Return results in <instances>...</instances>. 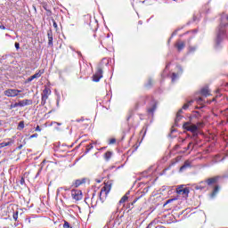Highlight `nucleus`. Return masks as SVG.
<instances>
[{"label":"nucleus","instance_id":"obj_43","mask_svg":"<svg viewBox=\"0 0 228 228\" xmlns=\"http://www.w3.org/2000/svg\"><path fill=\"white\" fill-rule=\"evenodd\" d=\"M197 102H203V98L200 97L196 99Z\"/></svg>","mask_w":228,"mask_h":228},{"label":"nucleus","instance_id":"obj_7","mask_svg":"<svg viewBox=\"0 0 228 228\" xmlns=\"http://www.w3.org/2000/svg\"><path fill=\"white\" fill-rule=\"evenodd\" d=\"M20 93H22V90H19V89H5L4 92V94L6 97L9 98H14L17 97Z\"/></svg>","mask_w":228,"mask_h":228},{"label":"nucleus","instance_id":"obj_48","mask_svg":"<svg viewBox=\"0 0 228 228\" xmlns=\"http://www.w3.org/2000/svg\"><path fill=\"white\" fill-rule=\"evenodd\" d=\"M137 200H134L131 205L134 206L136 203Z\"/></svg>","mask_w":228,"mask_h":228},{"label":"nucleus","instance_id":"obj_19","mask_svg":"<svg viewBox=\"0 0 228 228\" xmlns=\"http://www.w3.org/2000/svg\"><path fill=\"white\" fill-rule=\"evenodd\" d=\"M47 38H48V46L53 47V38L52 31L47 32Z\"/></svg>","mask_w":228,"mask_h":228},{"label":"nucleus","instance_id":"obj_29","mask_svg":"<svg viewBox=\"0 0 228 228\" xmlns=\"http://www.w3.org/2000/svg\"><path fill=\"white\" fill-rule=\"evenodd\" d=\"M206 185L207 184L200 183V184L198 186H196V190H203V189H205Z\"/></svg>","mask_w":228,"mask_h":228},{"label":"nucleus","instance_id":"obj_10","mask_svg":"<svg viewBox=\"0 0 228 228\" xmlns=\"http://www.w3.org/2000/svg\"><path fill=\"white\" fill-rule=\"evenodd\" d=\"M185 42L183 40L178 39L176 43H175L174 47L177 49V51L180 53L185 48Z\"/></svg>","mask_w":228,"mask_h":228},{"label":"nucleus","instance_id":"obj_57","mask_svg":"<svg viewBox=\"0 0 228 228\" xmlns=\"http://www.w3.org/2000/svg\"><path fill=\"white\" fill-rule=\"evenodd\" d=\"M56 124L59 125V126L61 125L60 123H56Z\"/></svg>","mask_w":228,"mask_h":228},{"label":"nucleus","instance_id":"obj_42","mask_svg":"<svg viewBox=\"0 0 228 228\" xmlns=\"http://www.w3.org/2000/svg\"><path fill=\"white\" fill-rule=\"evenodd\" d=\"M194 116H195L196 118L201 117L200 112H199V111H196Z\"/></svg>","mask_w":228,"mask_h":228},{"label":"nucleus","instance_id":"obj_50","mask_svg":"<svg viewBox=\"0 0 228 228\" xmlns=\"http://www.w3.org/2000/svg\"><path fill=\"white\" fill-rule=\"evenodd\" d=\"M156 228H166V227L163 225H159V226H157Z\"/></svg>","mask_w":228,"mask_h":228},{"label":"nucleus","instance_id":"obj_16","mask_svg":"<svg viewBox=\"0 0 228 228\" xmlns=\"http://www.w3.org/2000/svg\"><path fill=\"white\" fill-rule=\"evenodd\" d=\"M200 94H201V95H203L204 97H208L211 95V93L208 87L202 88L201 91H200Z\"/></svg>","mask_w":228,"mask_h":228},{"label":"nucleus","instance_id":"obj_14","mask_svg":"<svg viewBox=\"0 0 228 228\" xmlns=\"http://www.w3.org/2000/svg\"><path fill=\"white\" fill-rule=\"evenodd\" d=\"M86 183V178H81V179H77V180H74L72 186L75 188H77L79 186H81L82 184H85Z\"/></svg>","mask_w":228,"mask_h":228},{"label":"nucleus","instance_id":"obj_52","mask_svg":"<svg viewBox=\"0 0 228 228\" xmlns=\"http://www.w3.org/2000/svg\"><path fill=\"white\" fill-rule=\"evenodd\" d=\"M186 151H187L186 148H185V149H183V153H185Z\"/></svg>","mask_w":228,"mask_h":228},{"label":"nucleus","instance_id":"obj_54","mask_svg":"<svg viewBox=\"0 0 228 228\" xmlns=\"http://www.w3.org/2000/svg\"><path fill=\"white\" fill-rule=\"evenodd\" d=\"M225 20H228V15H227V16H225Z\"/></svg>","mask_w":228,"mask_h":228},{"label":"nucleus","instance_id":"obj_26","mask_svg":"<svg viewBox=\"0 0 228 228\" xmlns=\"http://www.w3.org/2000/svg\"><path fill=\"white\" fill-rule=\"evenodd\" d=\"M94 149V145L93 143H89L88 145H86V152L88 153L91 151V150Z\"/></svg>","mask_w":228,"mask_h":228},{"label":"nucleus","instance_id":"obj_21","mask_svg":"<svg viewBox=\"0 0 228 228\" xmlns=\"http://www.w3.org/2000/svg\"><path fill=\"white\" fill-rule=\"evenodd\" d=\"M24 127H25L24 121L23 120L20 121L19 126H18V130L21 131L24 129Z\"/></svg>","mask_w":228,"mask_h":228},{"label":"nucleus","instance_id":"obj_20","mask_svg":"<svg viewBox=\"0 0 228 228\" xmlns=\"http://www.w3.org/2000/svg\"><path fill=\"white\" fill-rule=\"evenodd\" d=\"M191 167V165L190 164V162L185 161V163L183 166H181L180 172H183V171L186 170L187 168H190Z\"/></svg>","mask_w":228,"mask_h":228},{"label":"nucleus","instance_id":"obj_5","mask_svg":"<svg viewBox=\"0 0 228 228\" xmlns=\"http://www.w3.org/2000/svg\"><path fill=\"white\" fill-rule=\"evenodd\" d=\"M52 91L49 87L45 86L43 93H41V105L47 103L49 96L51 95Z\"/></svg>","mask_w":228,"mask_h":228},{"label":"nucleus","instance_id":"obj_4","mask_svg":"<svg viewBox=\"0 0 228 228\" xmlns=\"http://www.w3.org/2000/svg\"><path fill=\"white\" fill-rule=\"evenodd\" d=\"M164 217H166V216L161 217H156L151 223L148 224L146 228H157L159 226H161L162 224H166L165 219H163Z\"/></svg>","mask_w":228,"mask_h":228},{"label":"nucleus","instance_id":"obj_40","mask_svg":"<svg viewBox=\"0 0 228 228\" xmlns=\"http://www.w3.org/2000/svg\"><path fill=\"white\" fill-rule=\"evenodd\" d=\"M41 172H42V167H40L38 169V172L37 173L36 177H38L40 175Z\"/></svg>","mask_w":228,"mask_h":228},{"label":"nucleus","instance_id":"obj_58","mask_svg":"<svg viewBox=\"0 0 228 228\" xmlns=\"http://www.w3.org/2000/svg\"><path fill=\"white\" fill-rule=\"evenodd\" d=\"M2 125V122L0 121V126Z\"/></svg>","mask_w":228,"mask_h":228},{"label":"nucleus","instance_id":"obj_49","mask_svg":"<svg viewBox=\"0 0 228 228\" xmlns=\"http://www.w3.org/2000/svg\"><path fill=\"white\" fill-rule=\"evenodd\" d=\"M106 149H107V147H102V148L99 149V151H103V150H106Z\"/></svg>","mask_w":228,"mask_h":228},{"label":"nucleus","instance_id":"obj_8","mask_svg":"<svg viewBox=\"0 0 228 228\" xmlns=\"http://www.w3.org/2000/svg\"><path fill=\"white\" fill-rule=\"evenodd\" d=\"M183 128L186 130L187 132L195 134L197 131H199L198 126L194 124H191V122H185L183 124Z\"/></svg>","mask_w":228,"mask_h":228},{"label":"nucleus","instance_id":"obj_59","mask_svg":"<svg viewBox=\"0 0 228 228\" xmlns=\"http://www.w3.org/2000/svg\"><path fill=\"white\" fill-rule=\"evenodd\" d=\"M167 171V169H164V172H166Z\"/></svg>","mask_w":228,"mask_h":228},{"label":"nucleus","instance_id":"obj_56","mask_svg":"<svg viewBox=\"0 0 228 228\" xmlns=\"http://www.w3.org/2000/svg\"><path fill=\"white\" fill-rule=\"evenodd\" d=\"M51 113H52V111L48 112V114H51Z\"/></svg>","mask_w":228,"mask_h":228},{"label":"nucleus","instance_id":"obj_28","mask_svg":"<svg viewBox=\"0 0 228 228\" xmlns=\"http://www.w3.org/2000/svg\"><path fill=\"white\" fill-rule=\"evenodd\" d=\"M18 107H20V102H15L13 104L10 105V110H13V109H16Z\"/></svg>","mask_w":228,"mask_h":228},{"label":"nucleus","instance_id":"obj_31","mask_svg":"<svg viewBox=\"0 0 228 228\" xmlns=\"http://www.w3.org/2000/svg\"><path fill=\"white\" fill-rule=\"evenodd\" d=\"M134 111H133V110H130V111L128 112V116H127L126 120L129 121V120L134 117Z\"/></svg>","mask_w":228,"mask_h":228},{"label":"nucleus","instance_id":"obj_30","mask_svg":"<svg viewBox=\"0 0 228 228\" xmlns=\"http://www.w3.org/2000/svg\"><path fill=\"white\" fill-rule=\"evenodd\" d=\"M63 228H73V226L68 221L64 220Z\"/></svg>","mask_w":228,"mask_h":228},{"label":"nucleus","instance_id":"obj_33","mask_svg":"<svg viewBox=\"0 0 228 228\" xmlns=\"http://www.w3.org/2000/svg\"><path fill=\"white\" fill-rule=\"evenodd\" d=\"M152 85H153V81L151 79H149V81H148V83L146 84L145 86L147 88H150L151 86H152Z\"/></svg>","mask_w":228,"mask_h":228},{"label":"nucleus","instance_id":"obj_37","mask_svg":"<svg viewBox=\"0 0 228 228\" xmlns=\"http://www.w3.org/2000/svg\"><path fill=\"white\" fill-rule=\"evenodd\" d=\"M175 200L174 199H171V200H168L167 201H166L164 203V207L167 206L169 203H171L172 201H174Z\"/></svg>","mask_w":228,"mask_h":228},{"label":"nucleus","instance_id":"obj_15","mask_svg":"<svg viewBox=\"0 0 228 228\" xmlns=\"http://www.w3.org/2000/svg\"><path fill=\"white\" fill-rule=\"evenodd\" d=\"M101 42H102V44L103 46H108V45H110L111 39H110V37L109 36H107V37L104 36V37L102 38Z\"/></svg>","mask_w":228,"mask_h":228},{"label":"nucleus","instance_id":"obj_3","mask_svg":"<svg viewBox=\"0 0 228 228\" xmlns=\"http://www.w3.org/2000/svg\"><path fill=\"white\" fill-rule=\"evenodd\" d=\"M103 77V65L99 64L96 68V72L93 75V81L95 83L100 82V80Z\"/></svg>","mask_w":228,"mask_h":228},{"label":"nucleus","instance_id":"obj_13","mask_svg":"<svg viewBox=\"0 0 228 228\" xmlns=\"http://www.w3.org/2000/svg\"><path fill=\"white\" fill-rule=\"evenodd\" d=\"M177 193L179 195H183L185 197H187V195L190 193V189L188 187H178L177 188Z\"/></svg>","mask_w":228,"mask_h":228},{"label":"nucleus","instance_id":"obj_23","mask_svg":"<svg viewBox=\"0 0 228 228\" xmlns=\"http://www.w3.org/2000/svg\"><path fill=\"white\" fill-rule=\"evenodd\" d=\"M183 115L176 114V118L175 119V124H178L179 121H181L183 119Z\"/></svg>","mask_w":228,"mask_h":228},{"label":"nucleus","instance_id":"obj_45","mask_svg":"<svg viewBox=\"0 0 228 228\" xmlns=\"http://www.w3.org/2000/svg\"><path fill=\"white\" fill-rule=\"evenodd\" d=\"M192 142H189L188 146L186 147V151L191 150Z\"/></svg>","mask_w":228,"mask_h":228},{"label":"nucleus","instance_id":"obj_2","mask_svg":"<svg viewBox=\"0 0 228 228\" xmlns=\"http://www.w3.org/2000/svg\"><path fill=\"white\" fill-rule=\"evenodd\" d=\"M110 191H111V183L108 182L104 183V186L102 187V190L99 192V200H102V202L106 200L108 194L110 193Z\"/></svg>","mask_w":228,"mask_h":228},{"label":"nucleus","instance_id":"obj_12","mask_svg":"<svg viewBox=\"0 0 228 228\" xmlns=\"http://www.w3.org/2000/svg\"><path fill=\"white\" fill-rule=\"evenodd\" d=\"M33 104V101L31 99H23L19 102V105L20 108L26 107V106H31Z\"/></svg>","mask_w":228,"mask_h":228},{"label":"nucleus","instance_id":"obj_18","mask_svg":"<svg viewBox=\"0 0 228 228\" xmlns=\"http://www.w3.org/2000/svg\"><path fill=\"white\" fill-rule=\"evenodd\" d=\"M219 190H220V186L219 185H216L214 188H213V191H212V192H211V194H210V197L213 199V198H216V195H217V193H218V191H219Z\"/></svg>","mask_w":228,"mask_h":228},{"label":"nucleus","instance_id":"obj_38","mask_svg":"<svg viewBox=\"0 0 228 228\" xmlns=\"http://www.w3.org/2000/svg\"><path fill=\"white\" fill-rule=\"evenodd\" d=\"M53 25L54 28H56V29L58 28V24L55 20H53Z\"/></svg>","mask_w":228,"mask_h":228},{"label":"nucleus","instance_id":"obj_32","mask_svg":"<svg viewBox=\"0 0 228 228\" xmlns=\"http://www.w3.org/2000/svg\"><path fill=\"white\" fill-rule=\"evenodd\" d=\"M177 78H178V75L175 73H173L171 77L172 82H175Z\"/></svg>","mask_w":228,"mask_h":228},{"label":"nucleus","instance_id":"obj_46","mask_svg":"<svg viewBox=\"0 0 228 228\" xmlns=\"http://www.w3.org/2000/svg\"><path fill=\"white\" fill-rule=\"evenodd\" d=\"M0 28H1L2 30H5V29H6L5 26H4V25H0Z\"/></svg>","mask_w":228,"mask_h":228},{"label":"nucleus","instance_id":"obj_51","mask_svg":"<svg viewBox=\"0 0 228 228\" xmlns=\"http://www.w3.org/2000/svg\"><path fill=\"white\" fill-rule=\"evenodd\" d=\"M190 50L194 51V50H195V48H194V47L190 46Z\"/></svg>","mask_w":228,"mask_h":228},{"label":"nucleus","instance_id":"obj_11","mask_svg":"<svg viewBox=\"0 0 228 228\" xmlns=\"http://www.w3.org/2000/svg\"><path fill=\"white\" fill-rule=\"evenodd\" d=\"M45 73L44 69H39L35 75L30 76L28 79L27 82L29 83L33 81L34 79L40 78L41 76Z\"/></svg>","mask_w":228,"mask_h":228},{"label":"nucleus","instance_id":"obj_24","mask_svg":"<svg viewBox=\"0 0 228 228\" xmlns=\"http://www.w3.org/2000/svg\"><path fill=\"white\" fill-rule=\"evenodd\" d=\"M128 200V196L125 195L124 197H122L119 200V204L122 205V204H125L126 201Z\"/></svg>","mask_w":228,"mask_h":228},{"label":"nucleus","instance_id":"obj_47","mask_svg":"<svg viewBox=\"0 0 228 228\" xmlns=\"http://www.w3.org/2000/svg\"><path fill=\"white\" fill-rule=\"evenodd\" d=\"M182 113H183V110H179V111L177 112V114L179 115H182Z\"/></svg>","mask_w":228,"mask_h":228},{"label":"nucleus","instance_id":"obj_36","mask_svg":"<svg viewBox=\"0 0 228 228\" xmlns=\"http://www.w3.org/2000/svg\"><path fill=\"white\" fill-rule=\"evenodd\" d=\"M12 217H13V220H14V221H17V219H18V211H16L15 213H13Z\"/></svg>","mask_w":228,"mask_h":228},{"label":"nucleus","instance_id":"obj_6","mask_svg":"<svg viewBox=\"0 0 228 228\" xmlns=\"http://www.w3.org/2000/svg\"><path fill=\"white\" fill-rule=\"evenodd\" d=\"M71 198L75 202H77L79 200H83V192L81 190L78 189H73L71 190Z\"/></svg>","mask_w":228,"mask_h":228},{"label":"nucleus","instance_id":"obj_34","mask_svg":"<svg viewBox=\"0 0 228 228\" xmlns=\"http://www.w3.org/2000/svg\"><path fill=\"white\" fill-rule=\"evenodd\" d=\"M116 142H117L116 138H111V139H110V141H109V144H110V145L116 144Z\"/></svg>","mask_w":228,"mask_h":228},{"label":"nucleus","instance_id":"obj_35","mask_svg":"<svg viewBox=\"0 0 228 228\" xmlns=\"http://www.w3.org/2000/svg\"><path fill=\"white\" fill-rule=\"evenodd\" d=\"M38 136H39L38 134H32L29 136V140H32L34 138H38Z\"/></svg>","mask_w":228,"mask_h":228},{"label":"nucleus","instance_id":"obj_22","mask_svg":"<svg viewBox=\"0 0 228 228\" xmlns=\"http://www.w3.org/2000/svg\"><path fill=\"white\" fill-rule=\"evenodd\" d=\"M192 101L188 102L187 103L183 104L182 107V110H188L190 108V106L191 105Z\"/></svg>","mask_w":228,"mask_h":228},{"label":"nucleus","instance_id":"obj_25","mask_svg":"<svg viewBox=\"0 0 228 228\" xmlns=\"http://www.w3.org/2000/svg\"><path fill=\"white\" fill-rule=\"evenodd\" d=\"M10 145H12V142H1V143H0V149H1V148H4V147H8V146H10Z\"/></svg>","mask_w":228,"mask_h":228},{"label":"nucleus","instance_id":"obj_41","mask_svg":"<svg viewBox=\"0 0 228 228\" xmlns=\"http://www.w3.org/2000/svg\"><path fill=\"white\" fill-rule=\"evenodd\" d=\"M14 47L16 50H19L20 49V44L19 43H15L14 44Z\"/></svg>","mask_w":228,"mask_h":228},{"label":"nucleus","instance_id":"obj_9","mask_svg":"<svg viewBox=\"0 0 228 228\" xmlns=\"http://www.w3.org/2000/svg\"><path fill=\"white\" fill-rule=\"evenodd\" d=\"M221 178L220 175H216L214 177H210V178H208L207 180L205 181H202L201 182V184H205V185H208V186H211L213 184H216L219 181V179Z\"/></svg>","mask_w":228,"mask_h":228},{"label":"nucleus","instance_id":"obj_53","mask_svg":"<svg viewBox=\"0 0 228 228\" xmlns=\"http://www.w3.org/2000/svg\"><path fill=\"white\" fill-rule=\"evenodd\" d=\"M191 41V37H190L189 39H188V42L190 43Z\"/></svg>","mask_w":228,"mask_h":228},{"label":"nucleus","instance_id":"obj_44","mask_svg":"<svg viewBox=\"0 0 228 228\" xmlns=\"http://www.w3.org/2000/svg\"><path fill=\"white\" fill-rule=\"evenodd\" d=\"M35 130H36V132L40 133L41 132L40 126H37Z\"/></svg>","mask_w":228,"mask_h":228},{"label":"nucleus","instance_id":"obj_27","mask_svg":"<svg viewBox=\"0 0 228 228\" xmlns=\"http://www.w3.org/2000/svg\"><path fill=\"white\" fill-rule=\"evenodd\" d=\"M43 8L48 13H52L51 9L48 7L47 4H43Z\"/></svg>","mask_w":228,"mask_h":228},{"label":"nucleus","instance_id":"obj_1","mask_svg":"<svg viewBox=\"0 0 228 228\" xmlns=\"http://www.w3.org/2000/svg\"><path fill=\"white\" fill-rule=\"evenodd\" d=\"M143 101L149 100L150 102L146 108V111L149 115H153L154 111L158 109V101L154 99L152 96H146L142 98Z\"/></svg>","mask_w":228,"mask_h":228},{"label":"nucleus","instance_id":"obj_55","mask_svg":"<svg viewBox=\"0 0 228 228\" xmlns=\"http://www.w3.org/2000/svg\"><path fill=\"white\" fill-rule=\"evenodd\" d=\"M97 183H101V180H97Z\"/></svg>","mask_w":228,"mask_h":228},{"label":"nucleus","instance_id":"obj_17","mask_svg":"<svg viewBox=\"0 0 228 228\" xmlns=\"http://www.w3.org/2000/svg\"><path fill=\"white\" fill-rule=\"evenodd\" d=\"M111 157H112V151H107L103 155V159H105L106 162H110V160L111 159Z\"/></svg>","mask_w":228,"mask_h":228},{"label":"nucleus","instance_id":"obj_39","mask_svg":"<svg viewBox=\"0 0 228 228\" xmlns=\"http://www.w3.org/2000/svg\"><path fill=\"white\" fill-rule=\"evenodd\" d=\"M196 126H198V129H199L200 127H202L204 126V123L203 122H198L196 124Z\"/></svg>","mask_w":228,"mask_h":228}]
</instances>
